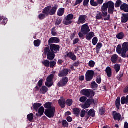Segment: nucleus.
Segmentation results:
<instances>
[{
    "label": "nucleus",
    "mask_w": 128,
    "mask_h": 128,
    "mask_svg": "<svg viewBox=\"0 0 128 128\" xmlns=\"http://www.w3.org/2000/svg\"><path fill=\"white\" fill-rule=\"evenodd\" d=\"M90 4L92 6H98V2H94V0H90Z\"/></svg>",
    "instance_id": "obj_45"
},
{
    "label": "nucleus",
    "mask_w": 128,
    "mask_h": 128,
    "mask_svg": "<svg viewBox=\"0 0 128 128\" xmlns=\"http://www.w3.org/2000/svg\"><path fill=\"white\" fill-rule=\"evenodd\" d=\"M116 106L118 110H120V98L118 97L116 101Z\"/></svg>",
    "instance_id": "obj_30"
},
{
    "label": "nucleus",
    "mask_w": 128,
    "mask_h": 128,
    "mask_svg": "<svg viewBox=\"0 0 128 128\" xmlns=\"http://www.w3.org/2000/svg\"><path fill=\"white\" fill-rule=\"evenodd\" d=\"M58 8V5L56 4H54V6L52 8V6H48L46 7L42 10V14L38 15V18L40 20H42L49 16H54Z\"/></svg>",
    "instance_id": "obj_1"
},
{
    "label": "nucleus",
    "mask_w": 128,
    "mask_h": 128,
    "mask_svg": "<svg viewBox=\"0 0 128 128\" xmlns=\"http://www.w3.org/2000/svg\"><path fill=\"white\" fill-rule=\"evenodd\" d=\"M78 42H80V40L78 38H76L74 40L73 42V44H78Z\"/></svg>",
    "instance_id": "obj_61"
},
{
    "label": "nucleus",
    "mask_w": 128,
    "mask_h": 128,
    "mask_svg": "<svg viewBox=\"0 0 128 128\" xmlns=\"http://www.w3.org/2000/svg\"><path fill=\"white\" fill-rule=\"evenodd\" d=\"M56 114V108H52L50 109H46L44 112V114L49 118H52Z\"/></svg>",
    "instance_id": "obj_4"
},
{
    "label": "nucleus",
    "mask_w": 128,
    "mask_h": 128,
    "mask_svg": "<svg viewBox=\"0 0 128 128\" xmlns=\"http://www.w3.org/2000/svg\"><path fill=\"white\" fill-rule=\"evenodd\" d=\"M62 18H58L55 23L56 26H60L62 24Z\"/></svg>",
    "instance_id": "obj_49"
},
{
    "label": "nucleus",
    "mask_w": 128,
    "mask_h": 128,
    "mask_svg": "<svg viewBox=\"0 0 128 128\" xmlns=\"http://www.w3.org/2000/svg\"><path fill=\"white\" fill-rule=\"evenodd\" d=\"M122 4V2L120 0H118L115 4L116 8H120Z\"/></svg>",
    "instance_id": "obj_41"
},
{
    "label": "nucleus",
    "mask_w": 128,
    "mask_h": 128,
    "mask_svg": "<svg viewBox=\"0 0 128 128\" xmlns=\"http://www.w3.org/2000/svg\"><path fill=\"white\" fill-rule=\"evenodd\" d=\"M94 66H96V62L93 60H90L89 62V66H90V68H94Z\"/></svg>",
    "instance_id": "obj_51"
},
{
    "label": "nucleus",
    "mask_w": 128,
    "mask_h": 128,
    "mask_svg": "<svg viewBox=\"0 0 128 128\" xmlns=\"http://www.w3.org/2000/svg\"><path fill=\"white\" fill-rule=\"evenodd\" d=\"M100 114H101V116L104 114V110L103 108H101L100 110Z\"/></svg>",
    "instance_id": "obj_60"
},
{
    "label": "nucleus",
    "mask_w": 128,
    "mask_h": 128,
    "mask_svg": "<svg viewBox=\"0 0 128 128\" xmlns=\"http://www.w3.org/2000/svg\"><path fill=\"white\" fill-rule=\"evenodd\" d=\"M98 86V85L94 82H92V88H96Z\"/></svg>",
    "instance_id": "obj_52"
},
{
    "label": "nucleus",
    "mask_w": 128,
    "mask_h": 128,
    "mask_svg": "<svg viewBox=\"0 0 128 128\" xmlns=\"http://www.w3.org/2000/svg\"><path fill=\"white\" fill-rule=\"evenodd\" d=\"M89 2H90V0H84L83 2V6H88Z\"/></svg>",
    "instance_id": "obj_54"
},
{
    "label": "nucleus",
    "mask_w": 128,
    "mask_h": 128,
    "mask_svg": "<svg viewBox=\"0 0 128 128\" xmlns=\"http://www.w3.org/2000/svg\"><path fill=\"white\" fill-rule=\"evenodd\" d=\"M122 104H128V96L126 97L123 96L121 98Z\"/></svg>",
    "instance_id": "obj_24"
},
{
    "label": "nucleus",
    "mask_w": 128,
    "mask_h": 128,
    "mask_svg": "<svg viewBox=\"0 0 128 128\" xmlns=\"http://www.w3.org/2000/svg\"><path fill=\"white\" fill-rule=\"evenodd\" d=\"M86 100H88V98L86 97L83 96L81 98H80V102H86Z\"/></svg>",
    "instance_id": "obj_57"
},
{
    "label": "nucleus",
    "mask_w": 128,
    "mask_h": 128,
    "mask_svg": "<svg viewBox=\"0 0 128 128\" xmlns=\"http://www.w3.org/2000/svg\"><path fill=\"white\" fill-rule=\"evenodd\" d=\"M98 42V38L95 37L92 40V44H93L94 46H96Z\"/></svg>",
    "instance_id": "obj_48"
},
{
    "label": "nucleus",
    "mask_w": 128,
    "mask_h": 128,
    "mask_svg": "<svg viewBox=\"0 0 128 128\" xmlns=\"http://www.w3.org/2000/svg\"><path fill=\"white\" fill-rule=\"evenodd\" d=\"M66 120L68 122H72V117L70 116L68 117Z\"/></svg>",
    "instance_id": "obj_62"
},
{
    "label": "nucleus",
    "mask_w": 128,
    "mask_h": 128,
    "mask_svg": "<svg viewBox=\"0 0 128 128\" xmlns=\"http://www.w3.org/2000/svg\"><path fill=\"white\" fill-rule=\"evenodd\" d=\"M94 36V32H90L86 36V40H90Z\"/></svg>",
    "instance_id": "obj_27"
},
{
    "label": "nucleus",
    "mask_w": 128,
    "mask_h": 128,
    "mask_svg": "<svg viewBox=\"0 0 128 128\" xmlns=\"http://www.w3.org/2000/svg\"><path fill=\"white\" fill-rule=\"evenodd\" d=\"M94 72L92 70H88L86 75V82H90L92 78H94Z\"/></svg>",
    "instance_id": "obj_7"
},
{
    "label": "nucleus",
    "mask_w": 128,
    "mask_h": 128,
    "mask_svg": "<svg viewBox=\"0 0 128 128\" xmlns=\"http://www.w3.org/2000/svg\"><path fill=\"white\" fill-rule=\"evenodd\" d=\"M54 54L56 53L50 52L47 54V59L48 60H54V58H56V54Z\"/></svg>",
    "instance_id": "obj_16"
},
{
    "label": "nucleus",
    "mask_w": 128,
    "mask_h": 128,
    "mask_svg": "<svg viewBox=\"0 0 128 128\" xmlns=\"http://www.w3.org/2000/svg\"><path fill=\"white\" fill-rule=\"evenodd\" d=\"M59 78H64V68H63L62 70H60L58 74Z\"/></svg>",
    "instance_id": "obj_44"
},
{
    "label": "nucleus",
    "mask_w": 128,
    "mask_h": 128,
    "mask_svg": "<svg viewBox=\"0 0 128 128\" xmlns=\"http://www.w3.org/2000/svg\"><path fill=\"white\" fill-rule=\"evenodd\" d=\"M50 62L48 60H44L42 62V64L46 68H50Z\"/></svg>",
    "instance_id": "obj_40"
},
{
    "label": "nucleus",
    "mask_w": 128,
    "mask_h": 128,
    "mask_svg": "<svg viewBox=\"0 0 128 128\" xmlns=\"http://www.w3.org/2000/svg\"><path fill=\"white\" fill-rule=\"evenodd\" d=\"M73 112H74V114H75L76 116H80V110L78 108H73Z\"/></svg>",
    "instance_id": "obj_32"
},
{
    "label": "nucleus",
    "mask_w": 128,
    "mask_h": 128,
    "mask_svg": "<svg viewBox=\"0 0 128 128\" xmlns=\"http://www.w3.org/2000/svg\"><path fill=\"white\" fill-rule=\"evenodd\" d=\"M90 106V104L86 102L84 104L82 105L81 108H84V110H86V108H88Z\"/></svg>",
    "instance_id": "obj_43"
},
{
    "label": "nucleus",
    "mask_w": 128,
    "mask_h": 128,
    "mask_svg": "<svg viewBox=\"0 0 128 128\" xmlns=\"http://www.w3.org/2000/svg\"><path fill=\"white\" fill-rule=\"evenodd\" d=\"M52 103L47 102L44 104V107L45 108H46V110H50V108H56L54 106H52Z\"/></svg>",
    "instance_id": "obj_26"
},
{
    "label": "nucleus",
    "mask_w": 128,
    "mask_h": 128,
    "mask_svg": "<svg viewBox=\"0 0 128 128\" xmlns=\"http://www.w3.org/2000/svg\"><path fill=\"white\" fill-rule=\"evenodd\" d=\"M73 18L74 15L72 14H68L66 18L64 24L66 26H68L69 24H72V20H73Z\"/></svg>",
    "instance_id": "obj_11"
},
{
    "label": "nucleus",
    "mask_w": 128,
    "mask_h": 128,
    "mask_svg": "<svg viewBox=\"0 0 128 128\" xmlns=\"http://www.w3.org/2000/svg\"><path fill=\"white\" fill-rule=\"evenodd\" d=\"M86 116V110H82L80 114V116L82 118H84V116Z\"/></svg>",
    "instance_id": "obj_56"
},
{
    "label": "nucleus",
    "mask_w": 128,
    "mask_h": 128,
    "mask_svg": "<svg viewBox=\"0 0 128 128\" xmlns=\"http://www.w3.org/2000/svg\"><path fill=\"white\" fill-rule=\"evenodd\" d=\"M38 113L36 114V116L38 118H41L42 116H44V106L40 107L38 110Z\"/></svg>",
    "instance_id": "obj_13"
},
{
    "label": "nucleus",
    "mask_w": 128,
    "mask_h": 128,
    "mask_svg": "<svg viewBox=\"0 0 128 128\" xmlns=\"http://www.w3.org/2000/svg\"><path fill=\"white\" fill-rule=\"evenodd\" d=\"M97 84H99L102 82V78L100 77H98L96 80Z\"/></svg>",
    "instance_id": "obj_59"
},
{
    "label": "nucleus",
    "mask_w": 128,
    "mask_h": 128,
    "mask_svg": "<svg viewBox=\"0 0 128 128\" xmlns=\"http://www.w3.org/2000/svg\"><path fill=\"white\" fill-rule=\"evenodd\" d=\"M116 52L118 54H121L120 56L126 58V52H128V42H124L122 47V45L118 44L116 49Z\"/></svg>",
    "instance_id": "obj_2"
},
{
    "label": "nucleus",
    "mask_w": 128,
    "mask_h": 128,
    "mask_svg": "<svg viewBox=\"0 0 128 128\" xmlns=\"http://www.w3.org/2000/svg\"><path fill=\"white\" fill-rule=\"evenodd\" d=\"M118 56L116 54H113L111 58V62H112V64H116V62H118Z\"/></svg>",
    "instance_id": "obj_18"
},
{
    "label": "nucleus",
    "mask_w": 128,
    "mask_h": 128,
    "mask_svg": "<svg viewBox=\"0 0 128 128\" xmlns=\"http://www.w3.org/2000/svg\"><path fill=\"white\" fill-rule=\"evenodd\" d=\"M83 0H76L74 6H78V4H82V2Z\"/></svg>",
    "instance_id": "obj_58"
},
{
    "label": "nucleus",
    "mask_w": 128,
    "mask_h": 128,
    "mask_svg": "<svg viewBox=\"0 0 128 128\" xmlns=\"http://www.w3.org/2000/svg\"><path fill=\"white\" fill-rule=\"evenodd\" d=\"M27 120L32 122L34 120V114L31 113L27 116Z\"/></svg>",
    "instance_id": "obj_33"
},
{
    "label": "nucleus",
    "mask_w": 128,
    "mask_h": 128,
    "mask_svg": "<svg viewBox=\"0 0 128 128\" xmlns=\"http://www.w3.org/2000/svg\"><path fill=\"white\" fill-rule=\"evenodd\" d=\"M44 84V79H41L39 82H38V86L39 88H42V84Z\"/></svg>",
    "instance_id": "obj_53"
},
{
    "label": "nucleus",
    "mask_w": 128,
    "mask_h": 128,
    "mask_svg": "<svg viewBox=\"0 0 128 128\" xmlns=\"http://www.w3.org/2000/svg\"><path fill=\"white\" fill-rule=\"evenodd\" d=\"M101 12L103 14V16L106 17L108 16V9L104 5L101 8Z\"/></svg>",
    "instance_id": "obj_22"
},
{
    "label": "nucleus",
    "mask_w": 128,
    "mask_h": 128,
    "mask_svg": "<svg viewBox=\"0 0 128 128\" xmlns=\"http://www.w3.org/2000/svg\"><path fill=\"white\" fill-rule=\"evenodd\" d=\"M127 22H128V13L122 14V16L121 17V22H122V24H126Z\"/></svg>",
    "instance_id": "obj_14"
},
{
    "label": "nucleus",
    "mask_w": 128,
    "mask_h": 128,
    "mask_svg": "<svg viewBox=\"0 0 128 128\" xmlns=\"http://www.w3.org/2000/svg\"><path fill=\"white\" fill-rule=\"evenodd\" d=\"M124 36V33L122 32H120L116 36V38L118 40H122Z\"/></svg>",
    "instance_id": "obj_42"
},
{
    "label": "nucleus",
    "mask_w": 128,
    "mask_h": 128,
    "mask_svg": "<svg viewBox=\"0 0 128 128\" xmlns=\"http://www.w3.org/2000/svg\"><path fill=\"white\" fill-rule=\"evenodd\" d=\"M60 46L55 44H51L50 45V50L51 52L54 54H58V52H60Z\"/></svg>",
    "instance_id": "obj_9"
},
{
    "label": "nucleus",
    "mask_w": 128,
    "mask_h": 128,
    "mask_svg": "<svg viewBox=\"0 0 128 128\" xmlns=\"http://www.w3.org/2000/svg\"><path fill=\"white\" fill-rule=\"evenodd\" d=\"M113 116L114 120H120L122 115L116 112H113Z\"/></svg>",
    "instance_id": "obj_15"
},
{
    "label": "nucleus",
    "mask_w": 128,
    "mask_h": 128,
    "mask_svg": "<svg viewBox=\"0 0 128 128\" xmlns=\"http://www.w3.org/2000/svg\"><path fill=\"white\" fill-rule=\"evenodd\" d=\"M97 3L98 4H104V0H97Z\"/></svg>",
    "instance_id": "obj_64"
},
{
    "label": "nucleus",
    "mask_w": 128,
    "mask_h": 128,
    "mask_svg": "<svg viewBox=\"0 0 128 128\" xmlns=\"http://www.w3.org/2000/svg\"><path fill=\"white\" fill-rule=\"evenodd\" d=\"M88 116H92V118L96 116V112H94V109L90 110L88 112Z\"/></svg>",
    "instance_id": "obj_37"
},
{
    "label": "nucleus",
    "mask_w": 128,
    "mask_h": 128,
    "mask_svg": "<svg viewBox=\"0 0 128 128\" xmlns=\"http://www.w3.org/2000/svg\"><path fill=\"white\" fill-rule=\"evenodd\" d=\"M121 10L124 12H128V4H122L120 8Z\"/></svg>",
    "instance_id": "obj_20"
},
{
    "label": "nucleus",
    "mask_w": 128,
    "mask_h": 128,
    "mask_svg": "<svg viewBox=\"0 0 128 128\" xmlns=\"http://www.w3.org/2000/svg\"><path fill=\"white\" fill-rule=\"evenodd\" d=\"M40 44H42V41L40 40H35L34 41V46L37 48H38V46H40Z\"/></svg>",
    "instance_id": "obj_39"
},
{
    "label": "nucleus",
    "mask_w": 128,
    "mask_h": 128,
    "mask_svg": "<svg viewBox=\"0 0 128 128\" xmlns=\"http://www.w3.org/2000/svg\"><path fill=\"white\" fill-rule=\"evenodd\" d=\"M120 66H121V65L119 64H116L114 65V68L116 73L118 72L120 70Z\"/></svg>",
    "instance_id": "obj_35"
},
{
    "label": "nucleus",
    "mask_w": 128,
    "mask_h": 128,
    "mask_svg": "<svg viewBox=\"0 0 128 128\" xmlns=\"http://www.w3.org/2000/svg\"><path fill=\"white\" fill-rule=\"evenodd\" d=\"M105 72L108 78H112V68H110V67L108 66L106 68Z\"/></svg>",
    "instance_id": "obj_17"
},
{
    "label": "nucleus",
    "mask_w": 128,
    "mask_h": 128,
    "mask_svg": "<svg viewBox=\"0 0 128 128\" xmlns=\"http://www.w3.org/2000/svg\"><path fill=\"white\" fill-rule=\"evenodd\" d=\"M64 14V8H60L57 12V14L58 16H62Z\"/></svg>",
    "instance_id": "obj_28"
},
{
    "label": "nucleus",
    "mask_w": 128,
    "mask_h": 128,
    "mask_svg": "<svg viewBox=\"0 0 128 128\" xmlns=\"http://www.w3.org/2000/svg\"><path fill=\"white\" fill-rule=\"evenodd\" d=\"M42 104L40 103H34L33 105V108L34 110H36V112H38V108L42 106Z\"/></svg>",
    "instance_id": "obj_25"
},
{
    "label": "nucleus",
    "mask_w": 128,
    "mask_h": 128,
    "mask_svg": "<svg viewBox=\"0 0 128 128\" xmlns=\"http://www.w3.org/2000/svg\"><path fill=\"white\" fill-rule=\"evenodd\" d=\"M48 92V88L46 86H42L40 89V94H46V93Z\"/></svg>",
    "instance_id": "obj_21"
},
{
    "label": "nucleus",
    "mask_w": 128,
    "mask_h": 128,
    "mask_svg": "<svg viewBox=\"0 0 128 128\" xmlns=\"http://www.w3.org/2000/svg\"><path fill=\"white\" fill-rule=\"evenodd\" d=\"M102 48V43H98L96 45V50H100Z\"/></svg>",
    "instance_id": "obj_55"
},
{
    "label": "nucleus",
    "mask_w": 128,
    "mask_h": 128,
    "mask_svg": "<svg viewBox=\"0 0 128 128\" xmlns=\"http://www.w3.org/2000/svg\"><path fill=\"white\" fill-rule=\"evenodd\" d=\"M60 42V38L56 37L51 38L48 41V46H50L52 44H58Z\"/></svg>",
    "instance_id": "obj_12"
},
{
    "label": "nucleus",
    "mask_w": 128,
    "mask_h": 128,
    "mask_svg": "<svg viewBox=\"0 0 128 128\" xmlns=\"http://www.w3.org/2000/svg\"><path fill=\"white\" fill-rule=\"evenodd\" d=\"M74 102L72 101V100L68 99L66 102V104L68 106H71L72 104V103Z\"/></svg>",
    "instance_id": "obj_46"
},
{
    "label": "nucleus",
    "mask_w": 128,
    "mask_h": 128,
    "mask_svg": "<svg viewBox=\"0 0 128 128\" xmlns=\"http://www.w3.org/2000/svg\"><path fill=\"white\" fill-rule=\"evenodd\" d=\"M44 54L46 56V55L52 52V51H50V47L48 46L45 48L44 50Z\"/></svg>",
    "instance_id": "obj_34"
},
{
    "label": "nucleus",
    "mask_w": 128,
    "mask_h": 128,
    "mask_svg": "<svg viewBox=\"0 0 128 128\" xmlns=\"http://www.w3.org/2000/svg\"><path fill=\"white\" fill-rule=\"evenodd\" d=\"M54 76L53 74H51L47 78V82L45 83V85L46 86H48V88H50L51 86H52V84H54V83L52 82V80H54Z\"/></svg>",
    "instance_id": "obj_6"
},
{
    "label": "nucleus",
    "mask_w": 128,
    "mask_h": 128,
    "mask_svg": "<svg viewBox=\"0 0 128 128\" xmlns=\"http://www.w3.org/2000/svg\"><path fill=\"white\" fill-rule=\"evenodd\" d=\"M52 34L54 36H56V34H58V33L56 32V27H54L52 29Z\"/></svg>",
    "instance_id": "obj_47"
},
{
    "label": "nucleus",
    "mask_w": 128,
    "mask_h": 128,
    "mask_svg": "<svg viewBox=\"0 0 128 128\" xmlns=\"http://www.w3.org/2000/svg\"><path fill=\"white\" fill-rule=\"evenodd\" d=\"M58 104L62 108H64V98L61 97L60 99L58 100Z\"/></svg>",
    "instance_id": "obj_19"
},
{
    "label": "nucleus",
    "mask_w": 128,
    "mask_h": 128,
    "mask_svg": "<svg viewBox=\"0 0 128 128\" xmlns=\"http://www.w3.org/2000/svg\"><path fill=\"white\" fill-rule=\"evenodd\" d=\"M68 58H70L72 60H76V56L74 53L70 52L68 54Z\"/></svg>",
    "instance_id": "obj_29"
},
{
    "label": "nucleus",
    "mask_w": 128,
    "mask_h": 128,
    "mask_svg": "<svg viewBox=\"0 0 128 128\" xmlns=\"http://www.w3.org/2000/svg\"><path fill=\"white\" fill-rule=\"evenodd\" d=\"M56 60H54V61H50L49 64V68H54V66H56Z\"/></svg>",
    "instance_id": "obj_31"
},
{
    "label": "nucleus",
    "mask_w": 128,
    "mask_h": 128,
    "mask_svg": "<svg viewBox=\"0 0 128 128\" xmlns=\"http://www.w3.org/2000/svg\"><path fill=\"white\" fill-rule=\"evenodd\" d=\"M80 94H82V96H87V98H92V96H94V92L92 90L84 89L81 90Z\"/></svg>",
    "instance_id": "obj_5"
},
{
    "label": "nucleus",
    "mask_w": 128,
    "mask_h": 128,
    "mask_svg": "<svg viewBox=\"0 0 128 128\" xmlns=\"http://www.w3.org/2000/svg\"><path fill=\"white\" fill-rule=\"evenodd\" d=\"M86 18H88V16L86 15H80L77 22V24H86Z\"/></svg>",
    "instance_id": "obj_10"
},
{
    "label": "nucleus",
    "mask_w": 128,
    "mask_h": 128,
    "mask_svg": "<svg viewBox=\"0 0 128 128\" xmlns=\"http://www.w3.org/2000/svg\"><path fill=\"white\" fill-rule=\"evenodd\" d=\"M102 12H98L96 15V19L97 20H102Z\"/></svg>",
    "instance_id": "obj_38"
},
{
    "label": "nucleus",
    "mask_w": 128,
    "mask_h": 128,
    "mask_svg": "<svg viewBox=\"0 0 128 128\" xmlns=\"http://www.w3.org/2000/svg\"><path fill=\"white\" fill-rule=\"evenodd\" d=\"M8 22V18H4V16H0V24H4V26H6Z\"/></svg>",
    "instance_id": "obj_23"
},
{
    "label": "nucleus",
    "mask_w": 128,
    "mask_h": 128,
    "mask_svg": "<svg viewBox=\"0 0 128 128\" xmlns=\"http://www.w3.org/2000/svg\"><path fill=\"white\" fill-rule=\"evenodd\" d=\"M103 6L107 10L108 9V12L110 14H112L114 12V3L112 1H109L104 3Z\"/></svg>",
    "instance_id": "obj_3"
},
{
    "label": "nucleus",
    "mask_w": 128,
    "mask_h": 128,
    "mask_svg": "<svg viewBox=\"0 0 128 128\" xmlns=\"http://www.w3.org/2000/svg\"><path fill=\"white\" fill-rule=\"evenodd\" d=\"M88 102V104L90 106V104H94V100L91 98V99H88L87 102Z\"/></svg>",
    "instance_id": "obj_50"
},
{
    "label": "nucleus",
    "mask_w": 128,
    "mask_h": 128,
    "mask_svg": "<svg viewBox=\"0 0 128 128\" xmlns=\"http://www.w3.org/2000/svg\"><path fill=\"white\" fill-rule=\"evenodd\" d=\"M82 32L83 34H88L90 32V26H88V24H86L82 26L81 28Z\"/></svg>",
    "instance_id": "obj_8"
},
{
    "label": "nucleus",
    "mask_w": 128,
    "mask_h": 128,
    "mask_svg": "<svg viewBox=\"0 0 128 128\" xmlns=\"http://www.w3.org/2000/svg\"><path fill=\"white\" fill-rule=\"evenodd\" d=\"M58 86L60 88V86H64V78H62V80L58 83Z\"/></svg>",
    "instance_id": "obj_36"
},
{
    "label": "nucleus",
    "mask_w": 128,
    "mask_h": 128,
    "mask_svg": "<svg viewBox=\"0 0 128 128\" xmlns=\"http://www.w3.org/2000/svg\"><path fill=\"white\" fill-rule=\"evenodd\" d=\"M104 20H110V15H108L106 18H104Z\"/></svg>",
    "instance_id": "obj_63"
}]
</instances>
